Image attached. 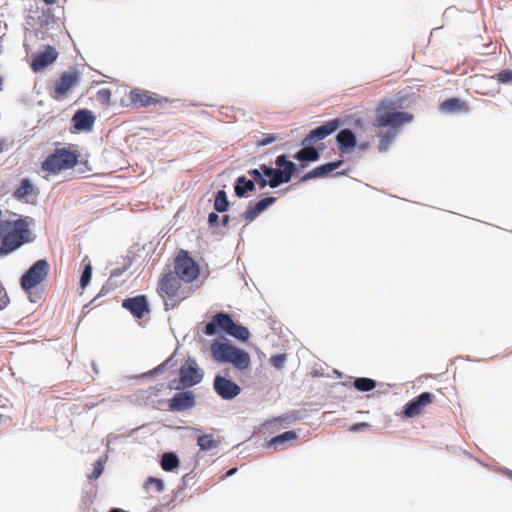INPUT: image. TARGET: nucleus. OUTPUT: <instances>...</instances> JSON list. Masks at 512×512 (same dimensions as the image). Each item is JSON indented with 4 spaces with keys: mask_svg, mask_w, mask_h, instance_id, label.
I'll list each match as a JSON object with an SVG mask.
<instances>
[{
    "mask_svg": "<svg viewBox=\"0 0 512 512\" xmlns=\"http://www.w3.org/2000/svg\"><path fill=\"white\" fill-rule=\"evenodd\" d=\"M80 72L77 69L64 71L55 81L52 97L61 99L80 81Z\"/></svg>",
    "mask_w": 512,
    "mask_h": 512,
    "instance_id": "8",
    "label": "nucleus"
},
{
    "mask_svg": "<svg viewBox=\"0 0 512 512\" xmlns=\"http://www.w3.org/2000/svg\"><path fill=\"white\" fill-rule=\"evenodd\" d=\"M98 297H99L98 295H97V296H95V297L92 299V302H95V301L98 299Z\"/></svg>",
    "mask_w": 512,
    "mask_h": 512,
    "instance_id": "62",
    "label": "nucleus"
},
{
    "mask_svg": "<svg viewBox=\"0 0 512 512\" xmlns=\"http://www.w3.org/2000/svg\"><path fill=\"white\" fill-rule=\"evenodd\" d=\"M291 421L302 420L306 417V410H293L289 412Z\"/></svg>",
    "mask_w": 512,
    "mask_h": 512,
    "instance_id": "45",
    "label": "nucleus"
},
{
    "mask_svg": "<svg viewBox=\"0 0 512 512\" xmlns=\"http://www.w3.org/2000/svg\"><path fill=\"white\" fill-rule=\"evenodd\" d=\"M95 119V115L91 110L79 109L72 116V127L76 131L89 132L94 126Z\"/></svg>",
    "mask_w": 512,
    "mask_h": 512,
    "instance_id": "20",
    "label": "nucleus"
},
{
    "mask_svg": "<svg viewBox=\"0 0 512 512\" xmlns=\"http://www.w3.org/2000/svg\"><path fill=\"white\" fill-rule=\"evenodd\" d=\"M343 125L340 118L331 119L320 126L312 129L304 138L303 144H312L332 135Z\"/></svg>",
    "mask_w": 512,
    "mask_h": 512,
    "instance_id": "9",
    "label": "nucleus"
},
{
    "mask_svg": "<svg viewBox=\"0 0 512 512\" xmlns=\"http://www.w3.org/2000/svg\"><path fill=\"white\" fill-rule=\"evenodd\" d=\"M284 137L280 133H263L260 138L256 140L258 146H266L275 141L282 140Z\"/></svg>",
    "mask_w": 512,
    "mask_h": 512,
    "instance_id": "36",
    "label": "nucleus"
},
{
    "mask_svg": "<svg viewBox=\"0 0 512 512\" xmlns=\"http://www.w3.org/2000/svg\"><path fill=\"white\" fill-rule=\"evenodd\" d=\"M395 133L393 131H387L386 133H384L383 135H381V138H380V143H379V146H378V150L380 152H386L389 148V145L392 143V141L394 140L395 138Z\"/></svg>",
    "mask_w": 512,
    "mask_h": 512,
    "instance_id": "38",
    "label": "nucleus"
},
{
    "mask_svg": "<svg viewBox=\"0 0 512 512\" xmlns=\"http://www.w3.org/2000/svg\"><path fill=\"white\" fill-rule=\"evenodd\" d=\"M377 386L376 380L368 377H357L353 381V387L360 392H370Z\"/></svg>",
    "mask_w": 512,
    "mask_h": 512,
    "instance_id": "33",
    "label": "nucleus"
},
{
    "mask_svg": "<svg viewBox=\"0 0 512 512\" xmlns=\"http://www.w3.org/2000/svg\"><path fill=\"white\" fill-rule=\"evenodd\" d=\"M233 188L234 194L238 198H246L249 193L254 192L256 189L255 182L251 181L245 175L236 178Z\"/></svg>",
    "mask_w": 512,
    "mask_h": 512,
    "instance_id": "23",
    "label": "nucleus"
},
{
    "mask_svg": "<svg viewBox=\"0 0 512 512\" xmlns=\"http://www.w3.org/2000/svg\"><path fill=\"white\" fill-rule=\"evenodd\" d=\"M276 167L271 166L270 173L273 175V179L276 185V188L281 186L282 184H286L290 182L292 178L291 174V160L288 158L287 154H280L275 159Z\"/></svg>",
    "mask_w": 512,
    "mask_h": 512,
    "instance_id": "10",
    "label": "nucleus"
},
{
    "mask_svg": "<svg viewBox=\"0 0 512 512\" xmlns=\"http://www.w3.org/2000/svg\"><path fill=\"white\" fill-rule=\"evenodd\" d=\"M25 293L28 294L29 300L32 303L38 302V300H40V298H41L40 294L33 292V290H30V292H25Z\"/></svg>",
    "mask_w": 512,
    "mask_h": 512,
    "instance_id": "51",
    "label": "nucleus"
},
{
    "mask_svg": "<svg viewBox=\"0 0 512 512\" xmlns=\"http://www.w3.org/2000/svg\"><path fill=\"white\" fill-rule=\"evenodd\" d=\"M106 460H107V456H103L95 461V463L93 464V471L88 476V478L90 480H96L102 475V473L104 471V465L106 463Z\"/></svg>",
    "mask_w": 512,
    "mask_h": 512,
    "instance_id": "37",
    "label": "nucleus"
},
{
    "mask_svg": "<svg viewBox=\"0 0 512 512\" xmlns=\"http://www.w3.org/2000/svg\"><path fill=\"white\" fill-rule=\"evenodd\" d=\"M57 57V50L51 45H46L43 51H38L32 55L31 69L34 72H41L49 65L53 64L57 60Z\"/></svg>",
    "mask_w": 512,
    "mask_h": 512,
    "instance_id": "14",
    "label": "nucleus"
},
{
    "mask_svg": "<svg viewBox=\"0 0 512 512\" xmlns=\"http://www.w3.org/2000/svg\"><path fill=\"white\" fill-rule=\"evenodd\" d=\"M80 153L70 148H56L41 163V169L51 174H58L72 169L79 163Z\"/></svg>",
    "mask_w": 512,
    "mask_h": 512,
    "instance_id": "2",
    "label": "nucleus"
},
{
    "mask_svg": "<svg viewBox=\"0 0 512 512\" xmlns=\"http://www.w3.org/2000/svg\"><path fill=\"white\" fill-rule=\"evenodd\" d=\"M98 297H99L98 295H97V296H95V297L92 299V302H95V301L98 299Z\"/></svg>",
    "mask_w": 512,
    "mask_h": 512,
    "instance_id": "63",
    "label": "nucleus"
},
{
    "mask_svg": "<svg viewBox=\"0 0 512 512\" xmlns=\"http://www.w3.org/2000/svg\"><path fill=\"white\" fill-rule=\"evenodd\" d=\"M180 460L175 452H165L160 459V466L166 472H172L179 467Z\"/></svg>",
    "mask_w": 512,
    "mask_h": 512,
    "instance_id": "30",
    "label": "nucleus"
},
{
    "mask_svg": "<svg viewBox=\"0 0 512 512\" xmlns=\"http://www.w3.org/2000/svg\"><path fill=\"white\" fill-rule=\"evenodd\" d=\"M97 100L101 104H109L111 100V91L109 89H100L97 92Z\"/></svg>",
    "mask_w": 512,
    "mask_h": 512,
    "instance_id": "43",
    "label": "nucleus"
},
{
    "mask_svg": "<svg viewBox=\"0 0 512 512\" xmlns=\"http://www.w3.org/2000/svg\"><path fill=\"white\" fill-rule=\"evenodd\" d=\"M150 486H154L158 493H161L165 488L164 481L161 478L153 476H149L145 481V488L148 489Z\"/></svg>",
    "mask_w": 512,
    "mask_h": 512,
    "instance_id": "39",
    "label": "nucleus"
},
{
    "mask_svg": "<svg viewBox=\"0 0 512 512\" xmlns=\"http://www.w3.org/2000/svg\"><path fill=\"white\" fill-rule=\"evenodd\" d=\"M505 472H506V474H507L510 478H512V471H511V470L506 469V470H505Z\"/></svg>",
    "mask_w": 512,
    "mask_h": 512,
    "instance_id": "59",
    "label": "nucleus"
},
{
    "mask_svg": "<svg viewBox=\"0 0 512 512\" xmlns=\"http://www.w3.org/2000/svg\"><path fill=\"white\" fill-rule=\"evenodd\" d=\"M35 187L29 178H22L12 196L19 201H26L27 197L34 191Z\"/></svg>",
    "mask_w": 512,
    "mask_h": 512,
    "instance_id": "29",
    "label": "nucleus"
},
{
    "mask_svg": "<svg viewBox=\"0 0 512 512\" xmlns=\"http://www.w3.org/2000/svg\"><path fill=\"white\" fill-rule=\"evenodd\" d=\"M225 334L237 339L240 342H246L250 338V332L248 328L238 322H235L232 317Z\"/></svg>",
    "mask_w": 512,
    "mask_h": 512,
    "instance_id": "25",
    "label": "nucleus"
},
{
    "mask_svg": "<svg viewBox=\"0 0 512 512\" xmlns=\"http://www.w3.org/2000/svg\"><path fill=\"white\" fill-rule=\"evenodd\" d=\"M223 341L215 340L210 346L211 356L217 363H228L231 354L235 348L227 338L222 337Z\"/></svg>",
    "mask_w": 512,
    "mask_h": 512,
    "instance_id": "19",
    "label": "nucleus"
},
{
    "mask_svg": "<svg viewBox=\"0 0 512 512\" xmlns=\"http://www.w3.org/2000/svg\"><path fill=\"white\" fill-rule=\"evenodd\" d=\"M228 363L240 371L245 370L250 366V355L244 349L235 346Z\"/></svg>",
    "mask_w": 512,
    "mask_h": 512,
    "instance_id": "24",
    "label": "nucleus"
},
{
    "mask_svg": "<svg viewBox=\"0 0 512 512\" xmlns=\"http://www.w3.org/2000/svg\"><path fill=\"white\" fill-rule=\"evenodd\" d=\"M208 225L210 228H215L219 225V221H220V218H219V215H218V212L214 211V212H210L208 214Z\"/></svg>",
    "mask_w": 512,
    "mask_h": 512,
    "instance_id": "44",
    "label": "nucleus"
},
{
    "mask_svg": "<svg viewBox=\"0 0 512 512\" xmlns=\"http://www.w3.org/2000/svg\"><path fill=\"white\" fill-rule=\"evenodd\" d=\"M204 371L195 358L188 357L186 363L179 369V378L170 381L168 387L175 390H184L194 387L202 382Z\"/></svg>",
    "mask_w": 512,
    "mask_h": 512,
    "instance_id": "3",
    "label": "nucleus"
},
{
    "mask_svg": "<svg viewBox=\"0 0 512 512\" xmlns=\"http://www.w3.org/2000/svg\"><path fill=\"white\" fill-rule=\"evenodd\" d=\"M231 317L227 312L220 311L215 313L203 327L202 333L206 336H214L220 333L225 334Z\"/></svg>",
    "mask_w": 512,
    "mask_h": 512,
    "instance_id": "16",
    "label": "nucleus"
},
{
    "mask_svg": "<svg viewBox=\"0 0 512 512\" xmlns=\"http://www.w3.org/2000/svg\"><path fill=\"white\" fill-rule=\"evenodd\" d=\"M347 173H348L347 170H343V171L336 172L335 176H344V175H347Z\"/></svg>",
    "mask_w": 512,
    "mask_h": 512,
    "instance_id": "56",
    "label": "nucleus"
},
{
    "mask_svg": "<svg viewBox=\"0 0 512 512\" xmlns=\"http://www.w3.org/2000/svg\"><path fill=\"white\" fill-rule=\"evenodd\" d=\"M119 284L117 283H112V285H109L108 284V281L106 282L105 285L102 286L100 292L98 293V296H104L106 295L111 289H114L116 287H118Z\"/></svg>",
    "mask_w": 512,
    "mask_h": 512,
    "instance_id": "48",
    "label": "nucleus"
},
{
    "mask_svg": "<svg viewBox=\"0 0 512 512\" xmlns=\"http://www.w3.org/2000/svg\"><path fill=\"white\" fill-rule=\"evenodd\" d=\"M196 405V396L193 391L179 390L168 400V410L172 412H184Z\"/></svg>",
    "mask_w": 512,
    "mask_h": 512,
    "instance_id": "11",
    "label": "nucleus"
},
{
    "mask_svg": "<svg viewBox=\"0 0 512 512\" xmlns=\"http://www.w3.org/2000/svg\"><path fill=\"white\" fill-rule=\"evenodd\" d=\"M287 360L286 354H275L270 358V364L277 370H281Z\"/></svg>",
    "mask_w": 512,
    "mask_h": 512,
    "instance_id": "41",
    "label": "nucleus"
},
{
    "mask_svg": "<svg viewBox=\"0 0 512 512\" xmlns=\"http://www.w3.org/2000/svg\"><path fill=\"white\" fill-rule=\"evenodd\" d=\"M291 421L290 414L284 413L278 417H275L271 420H268L264 425L266 427L276 426V425H283V424H289Z\"/></svg>",
    "mask_w": 512,
    "mask_h": 512,
    "instance_id": "40",
    "label": "nucleus"
},
{
    "mask_svg": "<svg viewBox=\"0 0 512 512\" xmlns=\"http://www.w3.org/2000/svg\"><path fill=\"white\" fill-rule=\"evenodd\" d=\"M3 87V77L0 75V92L2 91Z\"/></svg>",
    "mask_w": 512,
    "mask_h": 512,
    "instance_id": "60",
    "label": "nucleus"
},
{
    "mask_svg": "<svg viewBox=\"0 0 512 512\" xmlns=\"http://www.w3.org/2000/svg\"><path fill=\"white\" fill-rule=\"evenodd\" d=\"M344 163L343 159H338L325 164H321L312 170L306 172L301 178L300 182H307L312 179L326 178L332 174L335 170L340 168Z\"/></svg>",
    "mask_w": 512,
    "mask_h": 512,
    "instance_id": "18",
    "label": "nucleus"
},
{
    "mask_svg": "<svg viewBox=\"0 0 512 512\" xmlns=\"http://www.w3.org/2000/svg\"><path fill=\"white\" fill-rule=\"evenodd\" d=\"M126 271V267L124 268H116L111 271L110 277L108 279V284L112 285L114 282V279L117 277H120L124 272Z\"/></svg>",
    "mask_w": 512,
    "mask_h": 512,
    "instance_id": "46",
    "label": "nucleus"
},
{
    "mask_svg": "<svg viewBox=\"0 0 512 512\" xmlns=\"http://www.w3.org/2000/svg\"><path fill=\"white\" fill-rule=\"evenodd\" d=\"M291 174H292V177L295 175V174H299L301 173L303 170H304V166L303 165H299V164H296L294 163L293 161H291Z\"/></svg>",
    "mask_w": 512,
    "mask_h": 512,
    "instance_id": "50",
    "label": "nucleus"
},
{
    "mask_svg": "<svg viewBox=\"0 0 512 512\" xmlns=\"http://www.w3.org/2000/svg\"><path fill=\"white\" fill-rule=\"evenodd\" d=\"M175 364L176 361L174 359V354H172L165 361H163L161 364H159L152 370L144 372L136 377L140 379L153 377L155 375L163 373L166 369L173 367Z\"/></svg>",
    "mask_w": 512,
    "mask_h": 512,
    "instance_id": "31",
    "label": "nucleus"
},
{
    "mask_svg": "<svg viewBox=\"0 0 512 512\" xmlns=\"http://www.w3.org/2000/svg\"><path fill=\"white\" fill-rule=\"evenodd\" d=\"M174 499H175V497H174V498H172L170 501H168V502L166 503V506H170V505L174 502Z\"/></svg>",
    "mask_w": 512,
    "mask_h": 512,
    "instance_id": "61",
    "label": "nucleus"
},
{
    "mask_svg": "<svg viewBox=\"0 0 512 512\" xmlns=\"http://www.w3.org/2000/svg\"><path fill=\"white\" fill-rule=\"evenodd\" d=\"M219 441L215 440L212 434H202L197 438V445L202 451H209L218 447Z\"/></svg>",
    "mask_w": 512,
    "mask_h": 512,
    "instance_id": "34",
    "label": "nucleus"
},
{
    "mask_svg": "<svg viewBox=\"0 0 512 512\" xmlns=\"http://www.w3.org/2000/svg\"><path fill=\"white\" fill-rule=\"evenodd\" d=\"M154 96H156V94H149L148 92L141 91L139 89L132 90L130 93L132 103L139 105L140 107H148L157 103L159 100Z\"/></svg>",
    "mask_w": 512,
    "mask_h": 512,
    "instance_id": "27",
    "label": "nucleus"
},
{
    "mask_svg": "<svg viewBox=\"0 0 512 512\" xmlns=\"http://www.w3.org/2000/svg\"><path fill=\"white\" fill-rule=\"evenodd\" d=\"M435 395L431 392H422L413 399L409 400L403 407V415L406 418L418 416L424 407L433 402Z\"/></svg>",
    "mask_w": 512,
    "mask_h": 512,
    "instance_id": "12",
    "label": "nucleus"
},
{
    "mask_svg": "<svg viewBox=\"0 0 512 512\" xmlns=\"http://www.w3.org/2000/svg\"><path fill=\"white\" fill-rule=\"evenodd\" d=\"M152 512H160L158 508H155Z\"/></svg>",
    "mask_w": 512,
    "mask_h": 512,
    "instance_id": "64",
    "label": "nucleus"
},
{
    "mask_svg": "<svg viewBox=\"0 0 512 512\" xmlns=\"http://www.w3.org/2000/svg\"><path fill=\"white\" fill-rule=\"evenodd\" d=\"M494 78H496L500 83L508 84L512 82V70L504 69L499 73L495 74Z\"/></svg>",
    "mask_w": 512,
    "mask_h": 512,
    "instance_id": "42",
    "label": "nucleus"
},
{
    "mask_svg": "<svg viewBox=\"0 0 512 512\" xmlns=\"http://www.w3.org/2000/svg\"><path fill=\"white\" fill-rule=\"evenodd\" d=\"M237 470H238V468H237V467H232V468H230V469L226 472L225 476H226V477L233 476V475L237 472Z\"/></svg>",
    "mask_w": 512,
    "mask_h": 512,
    "instance_id": "54",
    "label": "nucleus"
},
{
    "mask_svg": "<svg viewBox=\"0 0 512 512\" xmlns=\"http://www.w3.org/2000/svg\"><path fill=\"white\" fill-rule=\"evenodd\" d=\"M370 427V424L367 423V422H359V423H354L353 425H351L350 427V431L351 432H360L362 430H365V429H368Z\"/></svg>",
    "mask_w": 512,
    "mask_h": 512,
    "instance_id": "47",
    "label": "nucleus"
},
{
    "mask_svg": "<svg viewBox=\"0 0 512 512\" xmlns=\"http://www.w3.org/2000/svg\"><path fill=\"white\" fill-rule=\"evenodd\" d=\"M180 281H182L175 272L169 270L164 273L158 283V293L164 297L166 296L168 299L164 301L165 310L174 309L182 299H176L178 297V292L181 286Z\"/></svg>",
    "mask_w": 512,
    "mask_h": 512,
    "instance_id": "4",
    "label": "nucleus"
},
{
    "mask_svg": "<svg viewBox=\"0 0 512 512\" xmlns=\"http://www.w3.org/2000/svg\"><path fill=\"white\" fill-rule=\"evenodd\" d=\"M271 165L261 164L258 168H251L247 171V175L251 181L255 182V187L258 186L260 190L270 187L276 189L272 173H270Z\"/></svg>",
    "mask_w": 512,
    "mask_h": 512,
    "instance_id": "13",
    "label": "nucleus"
},
{
    "mask_svg": "<svg viewBox=\"0 0 512 512\" xmlns=\"http://www.w3.org/2000/svg\"><path fill=\"white\" fill-rule=\"evenodd\" d=\"M215 393L226 401H231L240 395L242 388L232 379L217 373L213 379Z\"/></svg>",
    "mask_w": 512,
    "mask_h": 512,
    "instance_id": "7",
    "label": "nucleus"
},
{
    "mask_svg": "<svg viewBox=\"0 0 512 512\" xmlns=\"http://www.w3.org/2000/svg\"><path fill=\"white\" fill-rule=\"evenodd\" d=\"M300 145L302 148L292 156L294 160L316 162L320 159L322 151L326 148L323 143H321L319 147H314L311 144H303V140Z\"/></svg>",
    "mask_w": 512,
    "mask_h": 512,
    "instance_id": "22",
    "label": "nucleus"
},
{
    "mask_svg": "<svg viewBox=\"0 0 512 512\" xmlns=\"http://www.w3.org/2000/svg\"><path fill=\"white\" fill-rule=\"evenodd\" d=\"M362 124V120L360 118L355 120V125L360 126Z\"/></svg>",
    "mask_w": 512,
    "mask_h": 512,
    "instance_id": "58",
    "label": "nucleus"
},
{
    "mask_svg": "<svg viewBox=\"0 0 512 512\" xmlns=\"http://www.w3.org/2000/svg\"><path fill=\"white\" fill-rule=\"evenodd\" d=\"M296 439H298V434L294 430H289L272 437L265 446L268 449L280 450L282 445Z\"/></svg>",
    "mask_w": 512,
    "mask_h": 512,
    "instance_id": "26",
    "label": "nucleus"
},
{
    "mask_svg": "<svg viewBox=\"0 0 512 512\" xmlns=\"http://www.w3.org/2000/svg\"><path fill=\"white\" fill-rule=\"evenodd\" d=\"M46 4L51 5L56 2V0H43Z\"/></svg>",
    "mask_w": 512,
    "mask_h": 512,
    "instance_id": "57",
    "label": "nucleus"
},
{
    "mask_svg": "<svg viewBox=\"0 0 512 512\" xmlns=\"http://www.w3.org/2000/svg\"><path fill=\"white\" fill-rule=\"evenodd\" d=\"M174 270L175 274L186 283H192L200 275L198 263L184 249H181L175 257Z\"/></svg>",
    "mask_w": 512,
    "mask_h": 512,
    "instance_id": "6",
    "label": "nucleus"
},
{
    "mask_svg": "<svg viewBox=\"0 0 512 512\" xmlns=\"http://www.w3.org/2000/svg\"><path fill=\"white\" fill-rule=\"evenodd\" d=\"M299 163V165H303L304 166V169L308 166V164L310 163L309 161H304V160H297Z\"/></svg>",
    "mask_w": 512,
    "mask_h": 512,
    "instance_id": "55",
    "label": "nucleus"
},
{
    "mask_svg": "<svg viewBox=\"0 0 512 512\" xmlns=\"http://www.w3.org/2000/svg\"><path fill=\"white\" fill-rule=\"evenodd\" d=\"M82 263L84 267L80 276V287L85 289L91 282L93 268L91 262L88 259V256L84 257Z\"/></svg>",
    "mask_w": 512,
    "mask_h": 512,
    "instance_id": "35",
    "label": "nucleus"
},
{
    "mask_svg": "<svg viewBox=\"0 0 512 512\" xmlns=\"http://www.w3.org/2000/svg\"><path fill=\"white\" fill-rule=\"evenodd\" d=\"M277 201L274 196L261 198L256 202H249L246 210L241 214V218L247 223L253 222L260 214L266 211L271 205Z\"/></svg>",
    "mask_w": 512,
    "mask_h": 512,
    "instance_id": "17",
    "label": "nucleus"
},
{
    "mask_svg": "<svg viewBox=\"0 0 512 512\" xmlns=\"http://www.w3.org/2000/svg\"><path fill=\"white\" fill-rule=\"evenodd\" d=\"M467 107V104L465 101L461 100L458 97H451L448 99H445L439 106V109L442 113H457L461 110L465 109Z\"/></svg>",
    "mask_w": 512,
    "mask_h": 512,
    "instance_id": "28",
    "label": "nucleus"
},
{
    "mask_svg": "<svg viewBox=\"0 0 512 512\" xmlns=\"http://www.w3.org/2000/svg\"><path fill=\"white\" fill-rule=\"evenodd\" d=\"M337 148L342 154L352 152L357 146V137L350 128L340 129L336 135Z\"/></svg>",
    "mask_w": 512,
    "mask_h": 512,
    "instance_id": "21",
    "label": "nucleus"
},
{
    "mask_svg": "<svg viewBox=\"0 0 512 512\" xmlns=\"http://www.w3.org/2000/svg\"><path fill=\"white\" fill-rule=\"evenodd\" d=\"M359 150L361 151H366L368 148H369V143L368 142H361V143H357V146Z\"/></svg>",
    "mask_w": 512,
    "mask_h": 512,
    "instance_id": "53",
    "label": "nucleus"
},
{
    "mask_svg": "<svg viewBox=\"0 0 512 512\" xmlns=\"http://www.w3.org/2000/svg\"><path fill=\"white\" fill-rule=\"evenodd\" d=\"M392 101L382 100L376 109L374 126L379 128L391 127L397 129L413 120V115L405 111H396Z\"/></svg>",
    "mask_w": 512,
    "mask_h": 512,
    "instance_id": "1",
    "label": "nucleus"
},
{
    "mask_svg": "<svg viewBox=\"0 0 512 512\" xmlns=\"http://www.w3.org/2000/svg\"><path fill=\"white\" fill-rule=\"evenodd\" d=\"M122 307L137 319H142L145 314L150 312V306L146 295L127 297L122 301Z\"/></svg>",
    "mask_w": 512,
    "mask_h": 512,
    "instance_id": "15",
    "label": "nucleus"
},
{
    "mask_svg": "<svg viewBox=\"0 0 512 512\" xmlns=\"http://www.w3.org/2000/svg\"><path fill=\"white\" fill-rule=\"evenodd\" d=\"M214 210L218 213H225L230 207L227 193L224 189L216 191L214 195Z\"/></svg>",
    "mask_w": 512,
    "mask_h": 512,
    "instance_id": "32",
    "label": "nucleus"
},
{
    "mask_svg": "<svg viewBox=\"0 0 512 512\" xmlns=\"http://www.w3.org/2000/svg\"><path fill=\"white\" fill-rule=\"evenodd\" d=\"M230 220H231L230 215L225 214L221 217V220L219 222H221V225L223 227H226L229 224Z\"/></svg>",
    "mask_w": 512,
    "mask_h": 512,
    "instance_id": "52",
    "label": "nucleus"
},
{
    "mask_svg": "<svg viewBox=\"0 0 512 512\" xmlns=\"http://www.w3.org/2000/svg\"><path fill=\"white\" fill-rule=\"evenodd\" d=\"M49 263L46 259L35 261L20 277V286L24 292L34 290L49 274Z\"/></svg>",
    "mask_w": 512,
    "mask_h": 512,
    "instance_id": "5",
    "label": "nucleus"
},
{
    "mask_svg": "<svg viewBox=\"0 0 512 512\" xmlns=\"http://www.w3.org/2000/svg\"><path fill=\"white\" fill-rule=\"evenodd\" d=\"M193 479V475H192V472L190 473H186L183 477H182V485L179 487V490H183L185 489V487L188 485L189 481Z\"/></svg>",
    "mask_w": 512,
    "mask_h": 512,
    "instance_id": "49",
    "label": "nucleus"
}]
</instances>
